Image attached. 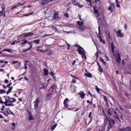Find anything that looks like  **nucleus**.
<instances>
[{
  "label": "nucleus",
  "mask_w": 131,
  "mask_h": 131,
  "mask_svg": "<svg viewBox=\"0 0 131 131\" xmlns=\"http://www.w3.org/2000/svg\"><path fill=\"white\" fill-rule=\"evenodd\" d=\"M114 5L112 3H110V5L109 6L108 10L109 11H110L111 12L113 11V9L114 8Z\"/></svg>",
  "instance_id": "nucleus-8"
},
{
  "label": "nucleus",
  "mask_w": 131,
  "mask_h": 131,
  "mask_svg": "<svg viewBox=\"0 0 131 131\" xmlns=\"http://www.w3.org/2000/svg\"><path fill=\"white\" fill-rule=\"evenodd\" d=\"M9 111L10 112L11 114H12L13 115H14V114L10 110L9 108V110H8V111Z\"/></svg>",
  "instance_id": "nucleus-52"
},
{
  "label": "nucleus",
  "mask_w": 131,
  "mask_h": 131,
  "mask_svg": "<svg viewBox=\"0 0 131 131\" xmlns=\"http://www.w3.org/2000/svg\"><path fill=\"white\" fill-rule=\"evenodd\" d=\"M9 99L10 100H11V101L12 103L13 102H15L16 101V99H15L13 98H10L9 97Z\"/></svg>",
  "instance_id": "nucleus-38"
},
{
  "label": "nucleus",
  "mask_w": 131,
  "mask_h": 131,
  "mask_svg": "<svg viewBox=\"0 0 131 131\" xmlns=\"http://www.w3.org/2000/svg\"><path fill=\"white\" fill-rule=\"evenodd\" d=\"M26 3L25 2H23L22 4H21L20 3H17V5L13 6L11 8V10L15 8H16L19 5L23 6Z\"/></svg>",
  "instance_id": "nucleus-13"
},
{
  "label": "nucleus",
  "mask_w": 131,
  "mask_h": 131,
  "mask_svg": "<svg viewBox=\"0 0 131 131\" xmlns=\"http://www.w3.org/2000/svg\"><path fill=\"white\" fill-rule=\"evenodd\" d=\"M95 89L97 91H100V89L97 87V86H95Z\"/></svg>",
  "instance_id": "nucleus-43"
},
{
  "label": "nucleus",
  "mask_w": 131,
  "mask_h": 131,
  "mask_svg": "<svg viewBox=\"0 0 131 131\" xmlns=\"http://www.w3.org/2000/svg\"><path fill=\"white\" fill-rule=\"evenodd\" d=\"M39 102V98L38 97L36 100L34 102V106L35 107V109H37L39 105L38 103Z\"/></svg>",
  "instance_id": "nucleus-7"
},
{
  "label": "nucleus",
  "mask_w": 131,
  "mask_h": 131,
  "mask_svg": "<svg viewBox=\"0 0 131 131\" xmlns=\"http://www.w3.org/2000/svg\"><path fill=\"white\" fill-rule=\"evenodd\" d=\"M119 2L118 1V2H116V6L118 7H120V6L119 4Z\"/></svg>",
  "instance_id": "nucleus-42"
},
{
  "label": "nucleus",
  "mask_w": 131,
  "mask_h": 131,
  "mask_svg": "<svg viewBox=\"0 0 131 131\" xmlns=\"http://www.w3.org/2000/svg\"><path fill=\"white\" fill-rule=\"evenodd\" d=\"M22 41L23 42L21 43V45L25 44L26 43H28V42H30L25 40H23Z\"/></svg>",
  "instance_id": "nucleus-31"
},
{
  "label": "nucleus",
  "mask_w": 131,
  "mask_h": 131,
  "mask_svg": "<svg viewBox=\"0 0 131 131\" xmlns=\"http://www.w3.org/2000/svg\"><path fill=\"white\" fill-rule=\"evenodd\" d=\"M5 100V101L4 102V103L5 105L7 106H13L14 105L11 101V100L9 99V96L6 97Z\"/></svg>",
  "instance_id": "nucleus-2"
},
{
  "label": "nucleus",
  "mask_w": 131,
  "mask_h": 131,
  "mask_svg": "<svg viewBox=\"0 0 131 131\" xmlns=\"http://www.w3.org/2000/svg\"><path fill=\"white\" fill-rule=\"evenodd\" d=\"M64 15L67 17H68V14L67 13H65L64 14Z\"/></svg>",
  "instance_id": "nucleus-61"
},
{
  "label": "nucleus",
  "mask_w": 131,
  "mask_h": 131,
  "mask_svg": "<svg viewBox=\"0 0 131 131\" xmlns=\"http://www.w3.org/2000/svg\"><path fill=\"white\" fill-rule=\"evenodd\" d=\"M40 40L39 39H36L34 40L31 41H30L28 42V44L29 45H32V42H34L35 43L38 44L39 43L40 41Z\"/></svg>",
  "instance_id": "nucleus-11"
},
{
  "label": "nucleus",
  "mask_w": 131,
  "mask_h": 131,
  "mask_svg": "<svg viewBox=\"0 0 131 131\" xmlns=\"http://www.w3.org/2000/svg\"><path fill=\"white\" fill-rule=\"evenodd\" d=\"M78 2H77L75 3L74 4H73L74 5H75L76 6H77L78 4Z\"/></svg>",
  "instance_id": "nucleus-64"
},
{
  "label": "nucleus",
  "mask_w": 131,
  "mask_h": 131,
  "mask_svg": "<svg viewBox=\"0 0 131 131\" xmlns=\"http://www.w3.org/2000/svg\"><path fill=\"white\" fill-rule=\"evenodd\" d=\"M43 71L44 72V75H47L48 74V70L46 69H43Z\"/></svg>",
  "instance_id": "nucleus-24"
},
{
  "label": "nucleus",
  "mask_w": 131,
  "mask_h": 131,
  "mask_svg": "<svg viewBox=\"0 0 131 131\" xmlns=\"http://www.w3.org/2000/svg\"><path fill=\"white\" fill-rule=\"evenodd\" d=\"M78 52L79 53V54H80L81 55L82 57L83 58L84 57H85V59H86V56L85 55V53L83 52L79 48L78 49Z\"/></svg>",
  "instance_id": "nucleus-10"
},
{
  "label": "nucleus",
  "mask_w": 131,
  "mask_h": 131,
  "mask_svg": "<svg viewBox=\"0 0 131 131\" xmlns=\"http://www.w3.org/2000/svg\"><path fill=\"white\" fill-rule=\"evenodd\" d=\"M68 101V99L67 98H66L65 99L63 102L64 104L65 107H66L67 108H68V107L66 102Z\"/></svg>",
  "instance_id": "nucleus-20"
},
{
  "label": "nucleus",
  "mask_w": 131,
  "mask_h": 131,
  "mask_svg": "<svg viewBox=\"0 0 131 131\" xmlns=\"http://www.w3.org/2000/svg\"><path fill=\"white\" fill-rule=\"evenodd\" d=\"M119 131H131L130 127L129 126L122 129H119Z\"/></svg>",
  "instance_id": "nucleus-12"
},
{
  "label": "nucleus",
  "mask_w": 131,
  "mask_h": 131,
  "mask_svg": "<svg viewBox=\"0 0 131 131\" xmlns=\"http://www.w3.org/2000/svg\"><path fill=\"white\" fill-rule=\"evenodd\" d=\"M18 42V41L16 40H15L13 42L11 43L12 45H14L15 43H17Z\"/></svg>",
  "instance_id": "nucleus-40"
},
{
  "label": "nucleus",
  "mask_w": 131,
  "mask_h": 131,
  "mask_svg": "<svg viewBox=\"0 0 131 131\" xmlns=\"http://www.w3.org/2000/svg\"><path fill=\"white\" fill-rule=\"evenodd\" d=\"M30 46L29 48L27 49H26L24 51V52H25V51H27L28 50H30L32 49V45H30Z\"/></svg>",
  "instance_id": "nucleus-28"
},
{
  "label": "nucleus",
  "mask_w": 131,
  "mask_h": 131,
  "mask_svg": "<svg viewBox=\"0 0 131 131\" xmlns=\"http://www.w3.org/2000/svg\"><path fill=\"white\" fill-rule=\"evenodd\" d=\"M57 125V124H55L52 125L51 128V130L52 131L56 127Z\"/></svg>",
  "instance_id": "nucleus-23"
},
{
  "label": "nucleus",
  "mask_w": 131,
  "mask_h": 131,
  "mask_svg": "<svg viewBox=\"0 0 131 131\" xmlns=\"http://www.w3.org/2000/svg\"><path fill=\"white\" fill-rule=\"evenodd\" d=\"M99 70L100 72H102L103 71V69L101 66L99 67Z\"/></svg>",
  "instance_id": "nucleus-37"
},
{
  "label": "nucleus",
  "mask_w": 131,
  "mask_h": 131,
  "mask_svg": "<svg viewBox=\"0 0 131 131\" xmlns=\"http://www.w3.org/2000/svg\"><path fill=\"white\" fill-rule=\"evenodd\" d=\"M18 61H13L12 62V63L13 64H14L15 63H17L18 62Z\"/></svg>",
  "instance_id": "nucleus-41"
},
{
  "label": "nucleus",
  "mask_w": 131,
  "mask_h": 131,
  "mask_svg": "<svg viewBox=\"0 0 131 131\" xmlns=\"http://www.w3.org/2000/svg\"><path fill=\"white\" fill-rule=\"evenodd\" d=\"M104 56L106 58L107 60H108V61L110 60L108 57L107 56L106 54H105Z\"/></svg>",
  "instance_id": "nucleus-46"
},
{
  "label": "nucleus",
  "mask_w": 131,
  "mask_h": 131,
  "mask_svg": "<svg viewBox=\"0 0 131 131\" xmlns=\"http://www.w3.org/2000/svg\"><path fill=\"white\" fill-rule=\"evenodd\" d=\"M52 94V93H50L48 94H47L46 96L47 100H50L51 98V96Z\"/></svg>",
  "instance_id": "nucleus-18"
},
{
  "label": "nucleus",
  "mask_w": 131,
  "mask_h": 131,
  "mask_svg": "<svg viewBox=\"0 0 131 131\" xmlns=\"http://www.w3.org/2000/svg\"><path fill=\"white\" fill-rule=\"evenodd\" d=\"M85 75L86 76L90 78H91L92 76L91 74L90 73H85Z\"/></svg>",
  "instance_id": "nucleus-26"
},
{
  "label": "nucleus",
  "mask_w": 131,
  "mask_h": 131,
  "mask_svg": "<svg viewBox=\"0 0 131 131\" xmlns=\"http://www.w3.org/2000/svg\"><path fill=\"white\" fill-rule=\"evenodd\" d=\"M57 88V86L55 84H53L52 85L51 87H50L49 89V91H51V92H53V89H56Z\"/></svg>",
  "instance_id": "nucleus-16"
},
{
  "label": "nucleus",
  "mask_w": 131,
  "mask_h": 131,
  "mask_svg": "<svg viewBox=\"0 0 131 131\" xmlns=\"http://www.w3.org/2000/svg\"><path fill=\"white\" fill-rule=\"evenodd\" d=\"M79 28L81 30L80 31H82L85 29V27L83 26H81Z\"/></svg>",
  "instance_id": "nucleus-27"
},
{
  "label": "nucleus",
  "mask_w": 131,
  "mask_h": 131,
  "mask_svg": "<svg viewBox=\"0 0 131 131\" xmlns=\"http://www.w3.org/2000/svg\"><path fill=\"white\" fill-rule=\"evenodd\" d=\"M57 14L56 13H54L53 14V19H56L57 18L58 16L57 15Z\"/></svg>",
  "instance_id": "nucleus-34"
},
{
  "label": "nucleus",
  "mask_w": 131,
  "mask_h": 131,
  "mask_svg": "<svg viewBox=\"0 0 131 131\" xmlns=\"http://www.w3.org/2000/svg\"><path fill=\"white\" fill-rule=\"evenodd\" d=\"M91 114H92V112H90L89 114V117L90 118H91V119H92V118L91 117Z\"/></svg>",
  "instance_id": "nucleus-53"
},
{
  "label": "nucleus",
  "mask_w": 131,
  "mask_h": 131,
  "mask_svg": "<svg viewBox=\"0 0 131 131\" xmlns=\"http://www.w3.org/2000/svg\"><path fill=\"white\" fill-rule=\"evenodd\" d=\"M66 44H67V45H68V48H67V50H69V48L70 47V45L69 44H68V43L67 42H66Z\"/></svg>",
  "instance_id": "nucleus-51"
},
{
  "label": "nucleus",
  "mask_w": 131,
  "mask_h": 131,
  "mask_svg": "<svg viewBox=\"0 0 131 131\" xmlns=\"http://www.w3.org/2000/svg\"><path fill=\"white\" fill-rule=\"evenodd\" d=\"M50 74L51 75H55V73H54L53 72H51L50 73Z\"/></svg>",
  "instance_id": "nucleus-55"
},
{
  "label": "nucleus",
  "mask_w": 131,
  "mask_h": 131,
  "mask_svg": "<svg viewBox=\"0 0 131 131\" xmlns=\"http://www.w3.org/2000/svg\"><path fill=\"white\" fill-rule=\"evenodd\" d=\"M51 34H48V35H44V36H42V37H47V36H49L51 35Z\"/></svg>",
  "instance_id": "nucleus-49"
},
{
  "label": "nucleus",
  "mask_w": 131,
  "mask_h": 131,
  "mask_svg": "<svg viewBox=\"0 0 131 131\" xmlns=\"http://www.w3.org/2000/svg\"><path fill=\"white\" fill-rule=\"evenodd\" d=\"M13 88V86H11L10 88L9 89L7 90V94H8L9 93H10L11 92L12 90V89Z\"/></svg>",
  "instance_id": "nucleus-25"
},
{
  "label": "nucleus",
  "mask_w": 131,
  "mask_h": 131,
  "mask_svg": "<svg viewBox=\"0 0 131 131\" xmlns=\"http://www.w3.org/2000/svg\"><path fill=\"white\" fill-rule=\"evenodd\" d=\"M12 125L13 127H15V123H12Z\"/></svg>",
  "instance_id": "nucleus-54"
},
{
  "label": "nucleus",
  "mask_w": 131,
  "mask_h": 131,
  "mask_svg": "<svg viewBox=\"0 0 131 131\" xmlns=\"http://www.w3.org/2000/svg\"><path fill=\"white\" fill-rule=\"evenodd\" d=\"M76 82H77V81H76V80H75L74 79H72V83H76Z\"/></svg>",
  "instance_id": "nucleus-44"
},
{
  "label": "nucleus",
  "mask_w": 131,
  "mask_h": 131,
  "mask_svg": "<svg viewBox=\"0 0 131 131\" xmlns=\"http://www.w3.org/2000/svg\"><path fill=\"white\" fill-rule=\"evenodd\" d=\"M114 117L116 118L120 122L123 123V122L122 121L123 120L122 119L123 118L122 115H121V116H120V117H121V119H120V118L118 117L117 115V112H116L114 111Z\"/></svg>",
  "instance_id": "nucleus-4"
},
{
  "label": "nucleus",
  "mask_w": 131,
  "mask_h": 131,
  "mask_svg": "<svg viewBox=\"0 0 131 131\" xmlns=\"http://www.w3.org/2000/svg\"><path fill=\"white\" fill-rule=\"evenodd\" d=\"M31 14V13H30L28 14H27V15L24 14V15H23V16H29V15H30Z\"/></svg>",
  "instance_id": "nucleus-56"
},
{
  "label": "nucleus",
  "mask_w": 131,
  "mask_h": 131,
  "mask_svg": "<svg viewBox=\"0 0 131 131\" xmlns=\"http://www.w3.org/2000/svg\"><path fill=\"white\" fill-rule=\"evenodd\" d=\"M107 113H108L110 115L112 114V111L110 108H108L107 111Z\"/></svg>",
  "instance_id": "nucleus-30"
},
{
  "label": "nucleus",
  "mask_w": 131,
  "mask_h": 131,
  "mask_svg": "<svg viewBox=\"0 0 131 131\" xmlns=\"http://www.w3.org/2000/svg\"><path fill=\"white\" fill-rule=\"evenodd\" d=\"M37 51H41V52H43L45 51L42 50V49H37Z\"/></svg>",
  "instance_id": "nucleus-45"
},
{
  "label": "nucleus",
  "mask_w": 131,
  "mask_h": 131,
  "mask_svg": "<svg viewBox=\"0 0 131 131\" xmlns=\"http://www.w3.org/2000/svg\"><path fill=\"white\" fill-rule=\"evenodd\" d=\"M12 84V83H11L9 84H7L6 85L7 87V88H9V87Z\"/></svg>",
  "instance_id": "nucleus-47"
},
{
  "label": "nucleus",
  "mask_w": 131,
  "mask_h": 131,
  "mask_svg": "<svg viewBox=\"0 0 131 131\" xmlns=\"http://www.w3.org/2000/svg\"><path fill=\"white\" fill-rule=\"evenodd\" d=\"M107 122L108 123L107 128L108 130L112 127L113 125L115 124V122L112 119H108L106 117V119H105L104 121L105 125H106Z\"/></svg>",
  "instance_id": "nucleus-1"
},
{
  "label": "nucleus",
  "mask_w": 131,
  "mask_h": 131,
  "mask_svg": "<svg viewBox=\"0 0 131 131\" xmlns=\"http://www.w3.org/2000/svg\"><path fill=\"white\" fill-rule=\"evenodd\" d=\"M3 11L2 10V11H0V15H2L3 14Z\"/></svg>",
  "instance_id": "nucleus-58"
},
{
  "label": "nucleus",
  "mask_w": 131,
  "mask_h": 131,
  "mask_svg": "<svg viewBox=\"0 0 131 131\" xmlns=\"http://www.w3.org/2000/svg\"><path fill=\"white\" fill-rule=\"evenodd\" d=\"M115 46L114 45L113 42H112L111 43V48L112 51L113 52V53H115L114 50V48H115Z\"/></svg>",
  "instance_id": "nucleus-22"
},
{
  "label": "nucleus",
  "mask_w": 131,
  "mask_h": 131,
  "mask_svg": "<svg viewBox=\"0 0 131 131\" xmlns=\"http://www.w3.org/2000/svg\"><path fill=\"white\" fill-rule=\"evenodd\" d=\"M99 60L100 61H101L102 62L104 61L103 59L102 58H100L99 59Z\"/></svg>",
  "instance_id": "nucleus-60"
},
{
  "label": "nucleus",
  "mask_w": 131,
  "mask_h": 131,
  "mask_svg": "<svg viewBox=\"0 0 131 131\" xmlns=\"http://www.w3.org/2000/svg\"><path fill=\"white\" fill-rule=\"evenodd\" d=\"M93 9L94 10L95 16L96 17H99V14L98 13V11L96 9L95 7H93Z\"/></svg>",
  "instance_id": "nucleus-15"
},
{
  "label": "nucleus",
  "mask_w": 131,
  "mask_h": 131,
  "mask_svg": "<svg viewBox=\"0 0 131 131\" xmlns=\"http://www.w3.org/2000/svg\"><path fill=\"white\" fill-rule=\"evenodd\" d=\"M41 84L42 86V88L45 89L48 86V84H47L45 86V83H42Z\"/></svg>",
  "instance_id": "nucleus-32"
},
{
  "label": "nucleus",
  "mask_w": 131,
  "mask_h": 131,
  "mask_svg": "<svg viewBox=\"0 0 131 131\" xmlns=\"http://www.w3.org/2000/svg\"><path fill=\"white\" fill-rule=\"evenodd\" d=\"M71 76L73 77V78H75V79H78V78L77 77H76V76H74V75H71Z\"/></svg>",
  "instance_id": "nucleus-62"
},
{
  "label": "nucleus",
  "mask_w": 131,
  "mask_h": 131,
  "mask_svg": "<svg viewBox=\"0 0 131 131\" xmlns=\"http://www.w3.org/2000/svg\"><path fill=\"white\" fill-rule=\"evenodd\" d=\"M78 94L80 95L82 99H83L84 97L85 96V94L84 93V92L83 91H80V92L78 93Z\"/></svg>",
  "instance_id": "nucleus-17"
},
{
  "label": "nucleus",
  "mask_w": 131,
  "mask_h": 131,
  "mask_svg": "<svg viewBox=\"0 0 131 131\" xmlns=\"http://www.w3.org/2000/svg\"><path fill=\"white\" fill-rule=\"evenodd\" d=\"M4 81L5 83L6 84L8 82V80L6 79H5Z\"/></svg>",
  "instance_id": "nucleus-57"
},
{
  "label": "nucleus",
  "mask_w": 131,
  "mask_h": 131,
  "mask_svg": "<svg viewBox=\"0 0 131 131\" xmlns=\"http://www.w3.org/2000/svg\"><path fill=\"white\" fill-rule=\"evenodd\" d=\"M33 33L31 32H29L27 33H24L21 35L22 36H24V37H26L28 36H30L33 35Z\"/></svg>",
  "instance_id": "nucleus-14"
},
{
  "label": "nucleus",
  "mask_w": 131,
  "mask_h": 131,
  "mask_svg": "<svg viewBox=\"0 0 131 131\" xmlns=\"http://www.w3.org/2000/svg\"><path fill=\"white\" fill-rule=\"evenodd\" d=\"M5 92V91L1 89L0 90V93L2 94L3 93H4Z\"/></svg>",
  "instance_id": "nucleus-39"
},
{
  "label": "nucleus",
  "mask_w": 131,
  "mask_h": 131,
  "mask_svg": "<svg viewBox=\"0 0 131 131\" xmlns=\"http://www.w3.org/2000/svg\"><path fill=\"white\" fill-rule=\"evenodd\" d=\"M121 30H119L117 32V37H123L124 36V34L121 32Z\"/></svg>",
  "instance_id": "nucleus-9"
},
{
  "label": "nucleus",
  "mask_w": 131,
  "mask_h": 131,
  "mask_svg": "<svg viewBox=\"0 0 131 131\" xmlns=\"http://www.w3.org/2000/svg\"><path fill=\"white\" fill-rule=\"evenodd\" d=\"M103 98L104 99V100L105 101V103H106L108 102V100L107 99V97L106 96L104 95Z\"/></svg>",
  "instance_id": "nucleus-33"
},
{
  "label": "nucleus",
  "mask_w": 131,
  "mask_h": 131,
  "mask_svg": "<svg viewBox=\"0 0 131 131\" xmlns=\"http://www.w3.org/2000/svg\"><path fill=\"white\" fill-rule=\"evenodd\" d=\"M3 51H6L12 53L13 52V50L9 49H4Z\"/></svg>",
  "instance_id": "nucleus-21"
},
{
  "label": "nucleus",
  "mask_w": 131,
  "mask_h": 131,
  "mask_svg": "<svg viewBox=\"0 0 131 131\" xmlns=\"http://www.w3.org/2000/svg\"><path fill=\"white\" fill-rule=\"evenodd\" d=\"M30 46L29 48L27 49H26L24 51V52H25V51H27L28 50H30L32 49V45H30Z\"/></svg>",
  "instance_id": "nucleus-29"
},
{
  "label": "nucleus",
  "mask_w": 131,
  "mask_h": 131,
  "mask_svg": "<svg viewBox=\"0 0 131 131\" xmlns=\"http://www.w3.org/2000/svg\"><path fill=\"white\" fill-rule=\"evenodd\" d=\"M98 52H97L95 54V55L96 57V59H97L98 57Z\"/></svg>",
  "instance_id": "nucleus-50"
},
{
  "label": "nucleus",
  "mask_w": 131,
  "mask_h": 131,
  "mask_svg": "<svg viewBox=\"0 0 131 131\" xmlns=\"http://www.w3.org/2000/svg\"><path fill=\"white\" fill-rule=\"evenodd\" d=\"M98 29H99V32L98 35H97V36L98 37H99V38L100 39V41L101 42H102L103 43H105V41L104 39H102L101 37V34H100V26L99 25V27H98Z\"/></svg>",
  "instance_id": "nucleus-5"
},
{
  "label": "nucleus",
  "mask_w": 131,
  "mask_h": 131,
  "mask_svg": "<svg viewBox=\"0 0 131 131\" xmlns=\"http://www.w3.org/2000/svg\"><path fill=\"white\" fill-rule=\"evenodd\" d=\"M40 1H42L40 3L41 4L43 5H45L49 2V1H48V0H40Z\"/></svg>",
  "instance_id": "nucleus-19"
},
{
  "label": "nucleus",
  "mask_w": 131,
  "mask_h": 131,
  "mask_svg": "<svg viewBox=\"0 0 131 131\" xmlns=\"http://www.w3.org/2000/svg\"><path fill=\"white\" fill-rule=\"evenodd\" d=\"M8 110H9V108H5V110L3 111L2 112L4 114L8 117H9L8 116L9 115H10V114Z\"/></svg>",
  "instance_id": "nucleus-6"
},
{
  "label": "nucleus",
  "mask_w": 131,
  "mask_h": 131,
  "mask_svg": "<svg viewBox=\"0 0 131 131\" xmlns=\"http://www.w3.org/2000/svg\"><path fill=\"white\" fill-rule=\"evenodd\" d=\"M28 119L30 120H33L34 119V118L32 115H30L28 117Z\"/></svg>",
  "instance_id": "nucleus-36"
},
{
  "label": "nucleus",
  "mask_w": 131,
  "mask_h": 131,
  "mask_svg": "<svg viewBox=\"0 0 131 131\" xmlns=\"http://www.w3.org/2000/svg\"><path fill=\"white\" fill-rule=\"evenodd\" d=\"M77 23L79 25L81 26H82L83 24V23L82 22H80L79 21H78L77 22Z\"/></svg>",
  "instance_id": "nucleus-35"
},
{
  "label": "nucleus",
  "mask_w": 131,
  "mask_h": 131,
  "mask_svg": "<svg viewBox=\"0 0 131 131\" xmlns=\"http://www.w3.org/2000/svg\"><path fill=\"white\" fill-rule=\"evenodd\" d=\"M2 10L3 11L4 10L5 8V6H2Z\"/></svg>",
  "instance_id": "nucleus-59"
},
{
  "label": "nucleus",
  "mask_w": 131,
  "mask_h": 131,
  "mask_svg": "<svg viewBox=\"0 0 131 131\" xmlns=\"http://www.w3.org/2000/svg\"><path fill=\"white\" fill-rule=\"evenodd\" d=\"M0 103H2L3 104L4 103V102H3V101L2 100V99L1 97L0 96Z\"/></svg>",
  "instance_id": "nucleus-48"
},
{
  "label": "nucleus",
  "mask_w": 131,
  "mask_h": 131,
  "mask_svg": "<svg viewBox=\"0 0 131 131\" xmlns=\"http://www.w3.org/2000/svg\"><path fill=\"white\" fill-rule=\"evenodd\" d=\"M83 7V6L82 5L80 4L78 7L79 8H82Z\"/></svg>",
  "instance_id": "nucleus-63"
},
{
  "label": "nucleus",
  "mask_w": 131,
  "mask_h": 131,
  "mask_svg": "<svg viewBox=\"0 0 131 131\" xmlns=\"http://www.w3.org/2000/svg\"><path fill=\"white\" fill-rule=\"evenodd\" d=\"M113 55L115 58V61L118 63H120L121 59V55L119 52L118 51H116L115 53H113Z\"/></svg>",
  "instance_id": "nucleus-3"
}]
</instances>
